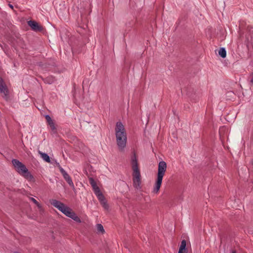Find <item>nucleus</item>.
<instances>
[{"label": "nucleus", "instance_id": "11", "mask_svg": "<svg viewBox=\"0 0 253 253\" xmlns=\"http://www.w3.org/2000/svg\"><path fill=\"white\" fill-rule=\"evenodd\" d=\"M45 119L52 130H54L55 129L54 123L51 119V118H50V117L49 115H46Z\"/></svg>", "mask_w": 253, "mask_h": 253}, {"label": "nucleus", "instance_id": "13", "mask_svg": "<svg viewBox=\"0 0 253 253\" xmlns=\"http://www.w3.org/2000/svg\"><path fill=\"white\" fill-rule=\"evenodd\" d=\"M219 55L223 58H224L226 56V51L224 48H220L218 51Z\"/></svg>", "mask_w": 253, "mask_h": 253}, {"label": "nucleus", "instance_id": "10", "mask_svg": "<svg viewBox=\"0 0 253 253\" xmlns=\"http://www.w3.org/2000/svg\"><path fill=\"white\" fill-rule=\"evenodd\" d=\"M186 242L183 240L181 242L178 253H187V249L186 248Z\"/></svg>", "mask_w": 253, "mask_h": 253}, {"label": "nucleus", "instance_id": "15", "mask_svg": "<svg viewBox=\"0 0 253 253\" xmlns=\"http://www.w3.org/2000/svg\"><path fill=\"white\" fill-rule=\"evenodd\" d=\"M96 228L98 232H101L102 233H103L105 232L103 227L101 224H97L96 225Z\"/></svg>", "mask_w": 253, "mask_h": 253}, {"label": "nucleus", "instance_id": "8", "mask_svg": "<svg viewBox=\"0 0 253 253\" xmlns=\"http://www.w3.org/2000/svg\"><path fill=\"white\" fill-rule=\"evenodd\" d=\"M0 92L3 93L2 96L7 100L8 98V90L1 78H0Z\"/></svg>", "mask_w": 253, "mask_h": 253}, {"label": "nucleus", "instance_id": "19", "mask_svg": "<svg viewBox=\"0 0 253 253\" xmlns=\"http://www.w3.org/2000/svg\"><path fill=\"white\" fill-rule=\"evenodd\" d=\"M30 200L35 203L39 208H41L40 204L39 203V202L34 198H30Z\"/></svg>", "mask_w": 253, "mask_h": 253}, {"label": "nucleus", "instance_id": "18", "mask_svg": "<svg viewBox=\"0 0 253 253\" xmlns=\"http://www.w3.org/2000/svg\"><path fill=\"white\" fill-rule=\"evenodd\" d=\"M250 35L251 36V39L250 40L249 39V35H248L247 37V40L251 42V43H253V32H251L250 33Z\"/></svg>", "mask_w": 253, "mask_h": 253}, {"label": "nucleus", "instance_id": "3", "mask_svg": "<svg viewBox=\"0 0 253 253\" xmlns=\"http://www.w3.org/2000/svg\"><path fill=\"white\" fill-rule=\"evenodd\" d=\"M50 203L52 206L58 209L67 216L71 218L77 222H81L80 218L77 215L75 212L64 204L55 199L50 200Z\"/></svg>", "mask_w": 253, "mask_h": 253}, {"label": "nucleus", "instance_id": "22", "mask_svg": "<svg viewBox=\"0 0 253 253\" xmlns=\"http://www.w3.org/2000/svg\"><path fill=\"white\" fill-rule=\"evenodd\" d=\"M8 5L11 9H13V6L12 5H11V4H9Z\"/></svg>", "mask_w": 253, "mask_h": 253}, {"label": "nucleus", "instance_id": "12", "mask_svg": "<svg viewBox=\"0 0 253 253\" xmlns=\"http://www.w3.org/2000/svg\"><path fill=\"white\" fill-rule=\"evenodd\" d=\"M39 153L40 154L41 157L47 163H50V158L49 157V156L44 153H42L41 151H39Z\"/></svg>", "mask_w": 253, "mask_h": 253}, {"label": "nucleus", "instance_id": "2", "mask_svg": "<svg viewBox=\"0 0 253 253\" xmlns=\"http://www.w3.org/2000/svg\"><path fill=\"white\" fill-rule=\"evenodd\" d=\"M130 164L132 170V181L134 187L137 189L141 188V174L136 154L133 152L131 156Z\"/></svg>", "mask_w": 253, "mask_h": 253}, {"label": "nucleus", "instance_id": "7", "mask_svg": "<svg viewBox=\"0 0 253 253\" xmlns=\"http://www.w3.org/2000/svg\"><path fill=\"white\" fill-rule=\"evenodd\" d=\"M59 169L62 174L64 178L68 183V184L73 188H74V183L70 176V175L67 173V172L61 167V166H59Z\"/></svg>", "mask_w": 253, "mask_h": 253}, {"label": "nucleus", "instance_id": "1", "mask_svg": "<svg viewBox=\"0 0 253 253\" xmlns=\"http://www.w3.org/2000/svg\"><path fill=\"white\" fill-rule=\"evenodd\" d=\"M116 142L120 151H124L127 142L126 132L123 124L118 122L115 127Z\"/></svg>", "mask_w": 253, "mask_h": 253}, {"label": "nucleus", "instance_id": "17", "mask_svg": "<svg viewBox=\"0 0 253 253\" xmlns=\"http://www.w3.org/2000/svg\"><path fill=\"white\" fill-rule=\"evenodd\" d=\"M89 180V183H90V185H91L92 188L93 187L97 186L96 182L94 181V180L92 178H90Z\"/></svg>", "mask_w": 253, "mask_h": 253}, {"label": "nucleus", "instance_id": "5", "mask_svg": "<svg viewBox=\"0 0 253 253\" xmlns=\"http://www.w3.org/2000/svg\"><path fill=\"white\" fill-rule=\"evenodd\" d=\"M12 163L17 171L21 175L27 179L32 180L33 176L28 171L26 166L21 162L16 159H13Z\"/></svg>", "mask_w": 253, "mask_h": 253}, {"label": "nucleus", "instance_id": "23", "mask_svg": "<svg viewBox=\"0 0 253 253\" xmlns=\"http://www.w3.org/2000/svg\"><path fill=\"white\" fill-rule=\"evenodd\" d=\"M56 165H57V166L58 167V168H59V166H60V165H59V163H57V164H56Z\"/></svg>", "mask_w": 253, "mask_h": 253}, {"label": "nucleus", "instance_id": "9", "mask_svg": "<svg viewBox=\"0 0 253 253\" xmlns=\"http://www.w3.org/2000/svg\"><path fill=\"white\" fill-rule=\"evenodd\" d=\"M28 24L35 31L41 32L43 30V27L35 21H29Z\"/></svg>", "mask_w": 253, "mask_h": 253}, {"label": "nucleus", "instance_id": "16", "mask_svg": "<svg viewBox=\"0 0 253 253\" xmlns=\"http://www.w3.org/2000/svg\"><path fill=\"white\" fill-rule=\"evenodd\" d=\"M89 180V183H90V185H91L92 188L93 187L97 186L96 182L94 181V180L92 178H90Z\"/></svg>", "mask_w": 253, "mask_h": 253}, {"label": "nucleus", "instance_id": "21", "mask_svg": "<svg viewBox=\"0 0 253 253\" xmlns=\"http://www.w3.org/2000/svg\"><path fill=\"white\" fill-rule=\"evenodd\" d=\"M230 253H236V252L234 250H232Z\"/></svg>", "mask_w": 253, "mask_h": 253}, {"label": "nucleus", "instance_id": "14", "mask_svg": "<svg viewBox=\"0 0 253 253\" xmlns=\"http://www.w3.org/2000/svg\"><path fill=\"white\" fill-rule=\"evenodd\" d=\"M54 81V79L52 77H48L44 79V82L49 84H52Z\"/></svg>", "mask_w": 253, "mask_h": 253}, {"label": "nucleus", "instance_id": "4", "mask_svg": "<svg viewBox=\"0 0 253 253\" xmlns=\"http://www.w3.org/2000/svg\"><path fill=\"white\" fill-rule=\"evenodd\" d=\"M167 169V164L164 161H161L158 165L157 178L154 188L153 192L157 193L161 187L163 176Z\"/></svg>", "mask_w": 253, "mask_h": 253}, {"label": "nucleus", "instance_id": "20", "mask_svg": "<svg viewBox=\"0 0 253 253\" xmlns=\"http://www.w3.org/2000/svg\"><path fill=\"white\" fill-rule=\"evenodd\" d=\"M250 83L252 84H253V76L251 77V80H250Z\"/></svg>", "mask_w": 253, "mask_h": 253}, {"label": "nucleus", "instance_id": "6", "mask_svg": "<svg viewBox=\"0 0 253 253\" xmlns=\"http://www.w3.org/2000/svg\"><path fill=\"white\" fill-rule=\"evenodd\" d=\"M92 189L93 190V191H94L95 194L97 196L98 199L100 201V204L103 206V207L106 210L108 209L109 206L105 200L104 196H103V195L100 191V189L98 187V186H97L96 187H94Z\"/></svg>", "mask_w": 253, "mask_h": 253}]
</instances>
